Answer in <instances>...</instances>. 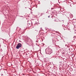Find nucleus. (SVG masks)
<instances>
[{
    "mask_svg": "<svg viewBox=\"0 0 76 76\" xmlns=\"http://www.w3.org/2000/svg\"><path fill=\"white\" fill-rule=\"evenodd\" d=\"M52 52V50L50 48H47L45 49V52L46 54H51Z\"/></svg>",
    "mask_w": 76,
    "mask_h": 76,
    "instance_id": "f257e3e1",
    "label": "nucleus"
},
{
    "mask_svg": "<svg viewBox=\"0 0 76 76\" xmlns=\"http://www.w3.org/2000/svg\"><path fill=\"white\" fill-rule=\"evenodd\" d=\"M21 47H22V44L20 43H18L17 44L16 47V48H17V49H19V48H20Z\"/></svg>",
    "mask_w": 76,
    "mask_h": 76,
    "instance_id": "f03ea898",
    "label": "nucleus"
},
{
    "mask_svg": "<svg viewBox=\"0 0 76 76\" xmlns=\"http://www.w3.org/2000/svg\"><path fill=\"white\" fill-rule=\"evenodd\" d=\"M73 15L72 14H69V16L68 18H73Z\"/></svg>",
    "mask_w": 76,
    "mask_h": 76,
    "instance_id": "7ed1b4c3",
    "label": "nucleus"
},
{
    "mask_svg": "<svg viewBox=\"0 0 76 76\" xmlns=\"http://www.w3.org/2000/svg\"><path fill=\"white\" fill-rule=\"evenodd\" d=\"M3 51V50H2V49H0V53L1 52H2Z\"/></svg>",
    "mask_w": 76,
    "mask_h": 76,
    "instance_id": "20e7f679",
    "label": "nucleus"
},
{
    "mask_svg": "<svg viewBox=\"0 0 76 76\" xmlns=\"http://www.w3.org/2000/svg\"><path fill=\"white\" fill-rule=\"evenodd\" d=\"M74 38H76V36H74Z\"/></svg>",
    "mask_w": 76,
    "mask_h": 76,
    "instance_id": "39448f33",
    "label": "nucleus"
},
{
    "mask_svg": "<svg viewBox=\"0 0 76 76\" xmlns=\"http://www.w3.org/2000/svg\"><path fill=\"white\" fill-rule=\"evenodd\" d=\"M51 10H53V8H51Z\"/></svg>",
    "mask_w": 76,
    "mask_h": 76,
    "instance_id": "423d86ee",
    "label": "nucleus"
},
{
    "mask_svg": "<svg viewBox=\"0 0 76 76\" xmlns=\"http://www.w3.org/2000/svg\"><path fill=\"white\" fill-rule=\"evenodd\" d=\"M36 8H37V5L36 6Z\"/></svg>",
    "mask_w": 76,
    "mask_h": 76,
    "instance_id": "0eeeda50",
    "label": "nucleus"
},
{
    "mask_svg": "<svg viewBox=\"0 0 76 76\" xmlns=\"http://www.w3.org/2000/svg\"><path fill=\"white\" fill-rule=\"evenodd\" d=\"M36 45H37V44H36Z\"/></svg>",
    "mask_w": 76,
    "mask_h": 76,
    "instance_id": "6e6552de",
    "label": "nucleus"
},
{
    "mask_svg": "<svg viewBox=\"0 0 76 76\" xmlns=\"http://www.w3.org/2000/svg\"><path fill=\"white\" fill-rule=\"evenodd\" d=\"M52 13H54V12H52Z\"/></svg>",
    "mask_w": 76,
    "mask_h": 76,
    "instance_id": "1a4fd4ad",
    "label": "nucleus"
},
{
    "mask_svg": "<svg viewBox=\"0 0 76 76\" xmlns=\"http://www.w3.org/2000/svg\"><path fill=\"white\" fill-rule=\"evenodd\" d=\"M48 18H50V16H48Z\"/></svg>",
    "mask_w": 76,
    "mask_h": 76,
    "instance_id": "9d476101",
    "label": "nucleus"
},
{
    "mask_svg": "<svg viewBox=\"0 0 76 76\" xmlns=\"http://www.w3.org/2000/svg\"><path fill=\"white\" fill-rule=\"evenodd\" d=\"M41 29H42V28H41Z\"/></svg>",
    "mask_w": 76,
    "mask_h": 76,
    "instance_id": "9b49d317",
    "label": "nucleus"
},
{
    "mask_svg": "<svg viewBox=\"0 0 76 76\" xmlns=\"http://www.w3.org/2000/svg\"><path fill=\"white\" fill-rule=\"evenodd\" d=\"M25 8H26V7Z\"/></svg>",
    "mask_w": 76,
    "mask_h": 76,
    "instance_id": "f8f14e48",
    "label": "nucleus"
},
{
    "mask_svg": "<svg viewBox=\"0 0 76 76\" xmlns=\"http://www.w3.org/2000/svg\"><path fill=\"white\" fill-rule=\"evenodd\" d=\"M35 31H37V30H35Z\"/></svg>",
    "mask_w": 76,
    "mask_h": 76,
    "instance_id": "ddd939ff",
    "label": "nucleus"
},
{
    "mask_svg": "<svg viewBox=\"0 0 76 76\" xmlns=\"http://www.w3.org/2000/svg\"><path fill=\"white\" fill-rule=\"evenodd\" d=\"M71 69H72V68H71Z\"/></svg>",
    "mask_w": 76,
    "mask_h": 76,
    "instance_id": "4468645a",
    "label": "nucleus"
}]
</instances>
